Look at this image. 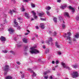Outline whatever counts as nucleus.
I'll return each instance as SVG.
<instances>
[{
    "mask_svg": "<svg viewBox=\"0 0 79 79\" xmlns=\"http://www.w3.org/2000/svg\"><path fill=\"white\" fill-rule=\"evenodd\" d=\"M35 48H36V46H33L32 48H31V51H30V52L31 54H33V53H35V54H37V53H39V52Z\"/></svg>",
    "mask_w": 79,
    "mask_h": 79,
    "instance_id": "1",
    "label": "nucleus"
},
{
    "mask_svg": "<svg viewBox=\"0 0 79 79\" xmlns=\"http://www.w3.org/2000/svg\"><path fill=\"white\" fill-rule=\"evenodd\" d=\"M71 35V32H69L67 34H65V36L64 37L67 38V40H68V39L71 41V37L70 36Z\"/></svg>",
    "mask_w": 79,
    "mask_h": 79,
    "instance_id": "2",
    "label": "nucleus"
},
{
    "mask_svg": "<svg viewBox=\"0 0 79 79\" xmlns=\"http://www.w3.org/2000/svg\"><path fill=\"white\" fill-rule=\"evenodd\" d=\"M61 64L62 66H63V68H66V69H68L69 70H71V68H69V67H68L67 66V65L66 64L64 63V62H63L61 63Z\"/></svg>",
    "mask_w": 79,
    "mask_h": 79,
    "instance_id": "3",
    "label": "nucleus"
},
{
    "mask_svg": "<svg viewBox=\"0 0 79 79\" xmlns=\"http://www.w3.org/2000/svg\"><path fill=\"white\" fill-rule=\"evenodd\" d=\"M72 76L76 78V77H77L79 76V74L77 72H73V73L71 74Z\"/></svg>",
    "mask_w": 79,
    "mask_h": 79,
    "instance_id": "4",
    "label": "nucleus"
},
{
    "mask_svg": "<svg viewBox=\"0 0 79 79\" xmlns=\"http://www.w3.org/2000/svg\"><path fill=\"white\" fill-rule=\"evenodd\" d=\"M9 67V66L6 65L3 68L4 71H5L6 72L8 71Z\"/></svg>",
    "mask_w": 79,
    "mask_h": 79,
    "instance_id": "5",
    "label": "nucleus"
},
{
    "mask_svg": "<svg viewBox=\"0 0 79 79\" xmlns=\"http://www.w3.org/2000/svg\"><path fill=\"white\" fill-rule=\"evenodd\" d=\"M28 71H30L31 72V73H33V74L32 75V77H35V76H36V74L35 73V72H34V71L32 70V69H28Z\"/></svg>",
    "mask_w": 79,
    "mask_h": 79,
    "instance_id": "6",
    "label": "nucleus"
},
{
    "mask_svg": "<svg viewBox=\"0 0 79 79\" xmlns=\"http://www.w3.org/2000/svg\"><path fill=\"white\" fill-rule=\"evenodd\" d=\"M49 41H48V40L46 41V42L47 43V44H50V42H51V44H52V45H53V43H52V37H50L49 38V40H48Z\"/></svg>",
    "mask_w": 79,
    "mask_h": 79,
    "instance_id": "7",
    "label": "nucleus"
},
{
    "mask_svg": "<svg viewBox=\"0 0 79 79\" xmlns=\"http://www.w3.org/2000/svg\"><path fill=\"white\" fill-rule=\"evenodd\" d=\"M8 31H9V33L10 34H12L13 33V31H14V30L13 28H10L8 29Z\"/></svg>",
    "mask_w": 79,
    "mask_h": 79,
    "instance_id": "8",
    "label": "nucleus"
},
{
    "mask_svg": "<svg viewBox=\"0 0 79 79\" xmlns=\"http://www.w3.org/2000/svg\"><path fill=\"white\" fill-rule=\"evenodd\" d=\"M13 23L14 24V26L15 27H18L19 26L18 25V22H16V20H14Z\"/></svg>",
    "mask_w": 79,
    "mask_h": 79,
    "instance_id": "9",
    "label": "nucleus"
},
{
    "mask_svg": "<svg viewBox=\"0 0 79 79\" xmlns=\"http://www.w3.org/2000/svg\"><path fill=\"white\" fill-rule=\"evenodd\" d=\"M31 13H33V15L34 16V18H35V19H37V16L35 15H36V13H35V12H34V11H31Z\"/></svg>",
    "mask_w": 79,
    "mask_h": 79,
    "instance_id": "10",
    "label": "nucleus"
},
{
    "mask_svg": "<svg viewBox=\"0 0 79 79\" xmlns=\"http://www.w3.org/2000/svg\"><path fill=\"white\" fill-rule=\"evenodd\" d=\"M0 39L1 41H2V42H5L6 40L5 38L3 36H2Z\"/></svg>",
    "mask_w": 79,
    "mask_h": 79,
    "instance_id": "11",
    "label": "nucleus"
},
{
    "mask_svg": "<svg viewBox=\"0 0 79 79\" xmlns=\"http://www.w3.org/2000/svg\"><path fill=\"white\" fill-rule=\"evenodd\" d=\"M40 26L42 29H44V28H45V25L44 23H40Z\"/></svg>",
    "mask_w": 79,
    "mask_h": 79,
    "instance_id": "12",
    "label": "nucleus"
},
{
    "mask_svg": "<svg viewBox=\"0 0 79 79\" xmlns=\"http://www.w3.org/2000/svg\"><path fill=\"white\" fill-rule=\"evenodd\" d=\"M69 9H70V10H72V12H73V13H74V12L75 10L74 9V8L71 7V6H69Z\"/></svg>",
    "mask_w": 79,
    "mask_h": 79,
    "instance_id": "13",
    "label": "nucleus"
},
{
    "mask_svg": "<svg viewBox=\"0 0 79 79\" xmlns=\"http://www.w3.org/2000/svg\"><path fill=\"white\" fill-rule=\"evenodd\" d=\"M13 11L14 12V13H16V11H14V10H10V12H9V13H10V14L12 15V14H13Z\"/></svg>",
    "mask_w": 79,
    "mask_h": 79,
    "instance_id": "14",
    "label": "nucleus"
},
{
    "mask_svg": "<svg viewBox=\"0 0 79 79\" xmlns=\"http://www.w3.org/2000/svg\"><path fill=\"white\" fill-rule=\"evenodd\" d=\"M13 78V77L11 76H7L6 77H5V79H12Z\"/></svg>",
    "mask_w": 79,
    "mask_h": 79,
    "instance_id": "15",
    "label": "nucleus"
},
{
    "mask_svg": "<svg viewBox=\"0 0 79 79\" xmlns=\"http://www.w3.org/2000/svg\"><path fill=\"white\" fill-rule=\"evenodd\" d=\"M64 16H67L68 18H69V14H68V13L67 12H64Z\"/></svg>",
    "mask_w": 79,
    "mask_h": 79,
    "instance_id": "16",
    "label": "nucleus"
},
{
    "mask_svg": "<svg viewBox=\"0 0 79 79\" xmlns=\"http://www.w3.org/2000/svg\"><path fill=\"white\" fill-rule=\"evenodd\" d=\"M23 40L24 43H27V39L26 38H23Z\"/></svg>",
    "mask_w": 79,
    "mask_h": 79,
    "instance_id": "17",
    "label": "nucleus"
},
{
    "mask_svg": "<svg viewBox=\"0 0 79 79\" xmlns=\"http://www.w3.org/2000/svg\"><path fill=\"white\" fill-rule=\"evenodd\" d=\"M55 46L57 48H60V46L58 45V43L56 42L55 44Z\"/></svg>",
    "mask_w": 79,
    "mask_h": 79,
    "instance_id": "18",
    "label": "nucleus"
},
{
    "mask_svg": "<svg viewBox=\"0 0 79 79\" xmlns=\"http://www.w3.org/2000/svg\"><path fill=\"white\" fill-rule=\"evenodd\" d=\"M66 7V5H65L64 6H61L60 7V8H61V9H64V8H65Z\"/></svg>",
    "mask_w": 79,
    "mask_h": 79,
    "instance_id": "19",
    "label": "nucleus"
},
{
    "mask_svg": "<svg viewBox=\"0 0 79 79\" xmlns=\"http://www.w3.org/2000/svg\"><path fill=\"white\" fill-rule=\"evenodd\" d=\"M25 16H26V17H27V19L29 18V15H28V14H27V13H25Z\"/></svg>",
    "mask_w": 79,
    "mask_h": 79,
    "instance_id": "20",
    "label": "nucleus"
},
{
    "mask_svg": "<svg viewBox=\"0 0 79 79\" xmlns=\"http://www.w3.org/2000/svg\"><path fill=\"white\" fill-rule=\"evenodd\" d=\"M29 47H28V46H26L25 47L24 51H26L27 50Z\"/></svg>",
    "mask_w": 79,
    "mask_h": 79,
    "instance_id": "21",
    "label": "nucleus"
},
{
    "mask_svg": "<svg viewBox=\"0 0 79 79\" xmlns=\"http://www.w3.org/2000/svg\"><path fill=\"white\" fill-rule=\"evenodd\" d=\"M72 67L73 68H74L75 69H76V68H77V65H73L72 66Z\"/></svg>",
    "mask_w": 79,
    "mask_h": 79,
    "instance_id": "22",
    "label": "nucleus"
},
{
    "mask_svg": "<svg viewBox=\"0 0 79 79\" xmlns=\"http://www.w3.org/2000/svg\"><path fill=\"white\" fill-rule=\"evenodd\" d=\"M51 9V7L49 6H48V7H46V10H49Z\"/></svg>",
    "mask_w": 79,
    "mask_h": 79,
    "instance_id": "23",
    "label": "nucleus"
},
{
    "mask_svg": "<svg viewBox=\"0 0 79 79\" xmlns=\"http://www.w3.org/2000/svg\"><path fill=\"white\" fill-rule=\"evenodd\" d=\"M39 15L40 16L42 17L43 15H44V13L43 12H42L41 13H39Z\"/></svg>",
    "mask_w": 79,
    "mask_h": 79,
    "instance_id": "24",
    "label": "nucleus"
},
{
    "mask_svg": "<svg viewBox=\"0 0 79 79\" xmlns=\"http://www.w3.org/2000/svg\"><path fill=\"white\" fill-rule=\"evenodd\" d=\"M75 38H79V34H77L75 35Z\"/></svg>",
    "mask_w": 79,
    "mask_h": 79,
    "instance_id": "25",
    "label": "nucleus"
},
{
    "mask_svg": "<svg viewBox=\"0 0 79 79\" xmlns=\"http://www.w3.org/2000/svg\"><path fill=\"white\" fill-rule=\"evenodd\" d=\"M62 27L63 29H64V28L66 27V25H64V24H62Z\"/></svg>",
    "mask_w": 79,
    "mask_h": 79,
    "instance_id": "26",
    "label": "nucleus"
},
{
    "mask_svg": "<svg viewBox=\"0 0 79 79\" xmlns=\"http://www.w3.org/2000/svg\"><path fill=\"white\" fill-rule=\"evenodd\" d=\"M49 52V49L47 48L46 49L45 51L46 53H48Z\"/></svg>",
    "mask_w": 79,
    "mask_h": 79,
    "instance_id": "27",
    "label": "nucleus"
},
{
    "mask_svg": "<svg viewBox=\"0 0 79 79\" xmlns=\"http://www.w3.org/2000/svg\"><path fill=\"white\" fill-rule=\"evenodd\" d=\"M22 78H24L25 77V76H24V74H23L21 75Z\"/></svg>",
    "mask_w": 79,
    "mask_h": 79,
    "instance_id": "28",
    "label": "nucleus"
},
{
    "mask_svg": "<svg viewBox=\"0 0 79 79\" xmlns=\"http://www.w3.org/2000/svg\"><path fill=\"white\" fill-rule=\"evenodd\" d=\"M56 34H57V33L56 32V31H54V35H53L54 36H56Z\"/></svg>",
    "mask_w": 79,
    "mask_h": 79,
    "instance_id": "29",
    "label": "nucleus"
},
{
    "mask_svg": "<svg viewBox=\"0 0 79 79\" xmlns=\"http://www.w3.org/2000/svg\"><path fill=\"white\" fill-rule=\"evenodd\" d=\"M59 19L60 20H62V19H63V18H62V17L61 16H59Z\"/></svg>",
    "mask_w": 79,
    "mask_h": 79,
    "instance_id": "30",
    "label": "nucleus"
},
{
    "mask_svg": "<svg viewBox=\"0 0 79 79\" xmlns=\"http://www.w3.org/2000/svg\"><path fill=\"white\" fill-rule=\"evenodd\" d=\"M16 63L17 64H18L19 65L21 64V63H20V62L17 61V62H16Z\"/></svg>",
    "mask_w": 79,
    "mask_h": 79,
    "instance_id": "31",
    "label": "nucleus"
},
{
    "mask_svg": "<svg viewBox=\"0 0 79 79\" xmlns=\"http://www.w3.org/2000/svg\"><path fill=\"white\" fill-rule=\"evenodd\" d=\"M2 52L4 53H7V52H8V51L6 50L3 51Z\"/></svg>",
    "mask_w": 79,
    "mask_h": 79,
    "instance_id": "32",
    "label": "nucleus"
},
{
    "mask_svg": "<svg viewBox=\"0 0 79 79\" xmlns=\"http://www.w3.org/2000/svg\"><path fill=\"white\" fill-rule=\"evenodd\" d=\"M76 19L77 20H79V17L78 16H76Z\"/></svg>",
    "mask_w": 79,
    "mask_h": 79,
    "instance_id": "33",
    "label": "nucleus"
},
{
    "mask_svg": "<svg viewBox=\"0 0 79 79\" xmlns=\"http://www.w3.org/2000/svg\"><path fill=\"white\" fill-rule=\"evenodd\" d=\"M10 53H12V54H13V55H15V52L13 51H11L10 52Z\"/></svg>",
    "mask_w": 79,
    "mask_h": 79,
    "instance_id": "34",
    "label": "nucleus"
},
{
    "mask_svg": "<svg viewBox=\"0 0 79 79\" xmlns=\"http://www.w3.org/2000/svg\"><path fill=\"white\" fill-rule=\"evenodd\" d=\"M48 76H44V79H48Z\"/></svg>",
    "mask_w": 79,
    "mask_h": 79,
    "instance_id": "35",
    "label": "nucleus"
},
{
    "mask_svg": "<svg viewBox=\"0 0 79 79\" xmlns=\"http://www.w3.org/2000/svg\"><path fill=\"white\" fill-rule=\"evenodd\" d=\"M46 13L48 15V16H50V13L49 12L47 11H46Z\"/></svg>",
    "mask_w": 79,
    "mask_h": 79,
    "instance_id": "36",
    "label": "nucleus"
},
{
    "mask_svg": "<svg viewBox=\"0 0 79 79\" xmlns=\"http://www.w3.org/2000/svg\"><path fill=\"white\" fill-rule=\"evenodd\" d=\"M58 55H61V52H58Z\"/></svg>",
    "mask_w": 79,
    "mask_h": 79,
    "instance_id": "37",
    "label": "nucleus"
},
{
    "mask_svg": "<svg viewBox=\"0 0 79 79\" xmlns=\"http://www.w3.org/2000/svg\"><path fill=\"white\" fill-rule=\"evenodd\" d=\"M53 20H57V18H56V17H53Z\"/></svg>",
    "mask_w": 79,
    "mask_h": 79,
    "instance_id": "38",
    "label": "nucleus"
},
{
    "mask_svg": "<svg viewBox=\"0 0 79 79\" xmlns=\"http://www.w3.org/2000/svg\"><path fill=\"white\" fill-rule=\"evenodd\" d=\"M17 27V29L18 30H20V29H21V27H18V26Z\"/></svg>",
    "mask_w": 79,
    "mask_h": 79,
    "instance_id": "39",
    "label": "nucleus"
},
{
    "mask_svg": "<svg viewBox=\"0 0 79 79\" xmlns=\"http://www.w3.org/2000/svg\"><path fill=\"white\" fill-rule=\"evenodd\" d=\"M17 19L18 20H22L23 19H21V18H17Z\"/></svg>",
    "mask_w": 79,
    "mask_h": 79,
    "instance_id": "40",
    "label": "nucleus"
},
{
    "mask_svg": "<svg viewBox=\"0 0 79 79\" xmlns=\"http://www.w3.org/2000/svg\"><path fill=\"white\" fill-rule=\"evenodd\" d=\"M4 21L5 23H3L2 24H1V25H3V24H5V23H6V20H4Z\"/></svg>",
    "mask_w": 79,
    "mask_h": 79,
    "instance_id": "41",
    "label": "nucleus"
},
{
    "mask_svg": "<svg viewBox=\"0 0 79 79\" xmlns=\"http://www.w3.org/2000/svg\"><path fill=\"white\" fill-rule=\"evenodd\" d=\"M31 6H32L33 8H34V7H35V5H34V4H31Z\"/></svg>",
    "mask_w": 79,
    "mask_h": 79,
    "instance_id": "42",
    "label": "nucleus"
},
{
    "mask_svg": "<svg viewBox=\"0 0 79 79\" xmlns=\"http://www.w3.org/2000/svg\"><path fill=\"white\" fill-rule=\"evenodd\" d=\"M22 11H25V9L24 8L22 7Z\"/></svg>",
    "mask_w": 79,
    "mask_h": 79,
    "instance_id": "43",
    "label": "nucleus"
},
{
    "mask_svg": "<svg viewBox=\"0 0 79 79\" xmlns=\"http://www.w3.org/2000/svg\"><path fill=\"white\" fill-rule=\"evenodd\" d=\"M56 64H59V62L57 60V61H56Z\"/></svg>",
    "mask_w": 79,
    "mask_h": 79,
    "instance_id": "44",
    "label": "nucleus"
},
{
    "mask_svg": "<svg viewBox=\"0 0 79 79\" xmlns=\"http://www.w3.org/2000/svg\"><path fill=\"white\" fill-rule=\"evenodd\" d=\"M46 72L48 74V73H50V71L49 70H47Z\"/></svg>",
    "mask_w": 79,
    "mask_h": 79,
    "instance_id": "45",
    "label": "nucleus"
},
{
    "mask_svg": "<svg viewBox=\"0 0 79 79\" xmlns=\"http://www.w3.org/2000/svg\"><path fill=\"white\" fill-rule=\"evenodd\" d=\"M17 47H21V45H19V44H18Z\"/></svg>",
    "mask_w": 79,
    "mask_h": 79,
    "instance_id": "46",
    "label": "nucleus"
},
{
    "mask_svg": "<svg viewBox=\"0 0 79 79\" xmlns=\"http://www.w3.org/2000/svg\"><path fill=\"white\" fill-rule=\"evenodd\" d=\"M54 23H57V20H54Z\"/></svg>",
    "mask_w": 79,
    "mask_h": 79,
    "instance_id": "47",
    "label": "nucleus"
},
{
    "mask_svg": "<svg viewBox=\"0 0 79 79\" xmlns=\"http://www.w3.org/2000/svg\"><path fill=\"white\" fill-rule=\"evenodd\" d=\"M26 2H27L28 1H30L31 0H24Z\"/></svg>",
    "mask_w": 79,
    "mask_h": 79,
    "instance_id": "48",
    "label": "nucleus"
},
{
    "mask_svg": "<svg viewBox=\"0 0 79 79\" xmlns=\"http://www.w3.org/2000/svg\"><path fill=\"white\" fill-rule=\"evenodd\" d=\"M7 74V72H6L4 73V76H6Z\"/></svg>",
    "mask_w": 79,
    "mask_h": 79,
    "instance_id": "49",
    "label": "nucleus"
},
{
    "mask_svg": "<svg viewBox=\"0 0 79 79\" xmlns=\"http://www.w3.org/2000/svg\"><path fill=\"white\" fill-rule=\"evenodd\" d=\"M40 19L41 20H45V19H43L42 18H41Z\"/></svg>",
    "mask_w": 79,
    "mask_h": 79,
    "instance_id": "50",
    "label": "nucleus"
},
{
    "mask_svg": "<svg viewBox=\"0 0 79 79\" xmlns=\"http://www.w3.org/2000/svg\"><path fill=\"white\" fill-rule=\"evenodd\" d=\"M47 74V72H45L44 73V75H46V74Z\"/></svg>",
    "mask_w": 79,
    "mask_h": 79,
    "instance_id": "51",
    "label": "nucleus"
},
{
    "mask_svg": "<svg viewBox=\"0 0 79 79\" xmlns=\"http://www.w3.org/2000/svg\"><path fill=\"white\" fill-rule=\"evenodd\" d=\"M50 79H53V77H52V76H51L50 77Z\"/></svg>",
    "mask_w": 79,
    "mask_h": 79,
    "instance_id": "52",
    "label": "nucleus"
},
{
    "mask_svg": "<svg viewBox=\"0 0 79 79\" xmlns=\"http://www.w3.org/2000/svg\"><path fill=\"white\" fill-rule=\"evenodd\" d=\"M25 34V35H28V34H29V33H26Z\"/></svg>",
    "mask_w": 79,
    "mask_h": 79,
    "instance_id": "53",
    "label": "nucleus"
},
{
    "mask_svg": "<svg viewBox=\"0 0 79 79\" xmlns=\"http://www.w3.org/2000/svg\"><path fill=\"white\" fill-rule=\"evenodd\" d=\"M24 54L25 55H27V52H25L24 53Z\"/></svg>",
    "mask_w": 79,
    "mask_h": 79,
    "instance_id": "54",
    "label": "nucleus"
},
{
    "mask_svg": "<svg viewBox=\"0 0 79 79\" xmlns=\"http://www.w3.org/2000/svg\"><path fill=\"white\" fill-rule=\"evenodd\" d=\"M35 27L36 29H39V27H38L36 26Z\"/></svg>",
    "mask_w": 79,
    "mask_h": 79,
    "instance_id": "55",
    "label": "nucleus"
},
{
    "mask_svg": "<svg viewBox=\"0 0 79 79\" xmlns=\"http://www.w3.org/2000/svg\"><path fill=\"white\" fill-rule=\"evenodd\" d=\"M14 40H17V39L16 38H14Z\"/></svg>",
    "mask_w": 79,
    "mask_h": 79,
    "instance_id": "56",
    "label": "nucleus"
},
{
    "mask_svg": "<svg viewBox=\"0 0 79 79\" xmlns=\"http://www.w3.org/2000/svg\"><path fill=\"white\" fill-rule=\"evenodd\" d=\"M35 36L36 37H38V35L36 34L35 35Z\"/></svg>",
    "mask_w": 79,
    "mask_h": 79,
    "instance_id": "57",
    "label": "nucleus"
},
{
    "mask_svg": "<svg viewBox=\"0 0 79 79\" xmlns=\"http://www.w3.org/2000/svg\"><path fill=\"white\" fill-rule=\"evenodd\" d=\"M52 70H53L54 71H55V69L54 68H52Z\"/></svg>",
    "mask_w": 79,
    "mask_h": 79,
    "instance_id": "58",
    "label": "nucleus"
},
{
    "mask_svg": "<svg viewBox=\"0 0 79 79\" xmlns=\"http://www.w3.org/2000/svg\"><path fill=\"white\" fill-rule=\"evenodd\" d=\"M61 2V0H57V2Z\"/></svg>",
    "mask_w": 79,
    "mask_h": 79,
    "instance_id": "59",
    "label": "nucleus"
},
{
    "mask_svg": "<svg viewBox=\"0 0 79 79\" xmlns=\"http://www.w3.org/2000/svg\"><path fill=\"white\" fill-rule=\"evenodd\" d=\"M73 40L74 42H76V39H75V38H74L73 39Z\"/></svg>",
    "mask_w": 79,
    "mask_h": 79,
    "instance_id": "60",
    "label": "nucleus"
},
{
    "mask_svg": "<svg viewBox=\"0 0 79 79\" xmlns=\"http://www.w3.org/2000/svg\"><path fill=\"white\" fill-rule=\"evenodd\" d=\"M69 43L70 44H72V42L71 41H69Z\"/></svg>",
    "mask_w": 79,
    "mask_h": 79,
    "instance_id": "61",
    "label": "nucleus"
},
{
    "mask_svg": "<svg viewBox=\"0 0 79 79\" xmlns=\"http://www.w3.org/2000/svg\"><path fill=\"white\" fill-rule=\"evenodd\" d=\"M51 33H52V31H49V34H51Z\"/></svg>",
    "mask_w": 79,
    "mask_h": 79,
    "instance_id": "62",
    "label": "nucleus"
},
{
    "mask_svg": "<svg viewBox=\"0 0 79 79\" xmlns=\"http://www.w3.org/2000/svg\"><path fill=\"white\" fill-rule=\"evenodd\" d=\"M52 64H54V63H55V61H53L52 62Z\"/></svg>",
    "mask_w": 79,
    "mask_h": 79,
    "instance_id": "63",
    "label": "nucleus"
},
{
    "mask_svg": "<svg viewBox=\"0 0 79 79\" xmlns=\"http://www.w3.org/2000/svg\"><path fill=\"white\" fill-rule=\"evenodd\" d=\"M27 32H30V31H29L28 30H27Z\"/></svg>",
    "mask_w": 79,
    "mask_h": 79,
    "instance_id": "64",
    "label": "nucleus"
}]
</instances>
